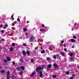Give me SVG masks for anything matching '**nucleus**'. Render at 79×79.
I'll list each match as a JSON object with an SVG mask.
<instances>
[{
    "label": "nucleus",
    "mask_w": 79,
    "mask_h": 79,
    "mask_svg": "<svg viewBox=\"0 0 79 79\" xmlns=\"http://www.w3.org/2000/svg\"><path fill=\"white\" fill-rule=\"evenodd\" d=\"M43 69H44V67H42V68H41V67H37L36 68V71H38V72H39V71H40L41 69H42V70H43Z\"/></svg>",
    "instance_id": "obj_1"
},
{
    "label": "nucleus",
    "mask_w": 79,
    "mask_h": 79,
    "mask_svg": "<svg viewBox=\"0 0 79 79\" xmlns=\"http://www.w3.org/2000/svg\"><path fill=\"white\" fill-rule=\"evenodd\" d=\"M52 67V65L51 64H49L48 65V67L46 68L47 71H49L50 68Z\"/></svg>",
    "instance_id": "obj_2"
},
{
    "label": "nucleus",
    "mask_w": 79,
    "mask_h": 79,
    "mask_svg": "<svg viewBox=\"0 0 79 79\" xmlns=\"http://www.w3.org/2000/svg\"><path fill=\"white\" fill-rule=\"evenodd\" d=\"M39 74H40V77H42L43 76V74H42V71H40L39 72Z\"/></svg>",
    "instance_id": "obj_3"
},
{
    "label": "nucleus",
    "mask_w": 79,
    "mask_h": 79,
    "mask_svg": "<svg viewBox=\"0 0 79 79\" xmlns=\"http://www.w3.org/2000/svg\"><path fill=\"white\" fill-rule=\"evenodd\" d=\"M35 38L34 36H31L30 37V40L31 42H33V40H34Z\"/></svg>",
    "instance_id": "obj_4"
},
{
    "label": "nucleus",
    "mask_w": 79,
    "mask_h": 79,
    "mask_svg": "<svg viewBox=\"0 0 79 79\" xmlns=\"http://www.w3.org/2000/svg\"><path fill=\"white\" fill-rule=\"evenodd\" d=\"M53 66L54 67H55V68H58V66L57 65V64L56 63H55L53 64Z\"/></svg>",
    "instance_id": "obj_5"
},
{
    "label": "nucleus",
    "mask_w": 79,
    "mask_h": 79,
    "mask_svg": "<svg viewBox=\"0 0 79 79\" xmlns=\"http://www.w3.org/2000/svg\"><path fill=\"white\" fill-rule=\"evenodd\" d=\"M4 27V26H3V28L4 29H6V27H8V25H7V24H6L5 25Z\"/></svg>",
    "instance_id": "obj_6"
},
{
    "label": "nucleus",
    "mask_w": 79,
    "mask_h": 79,
    "mask_svg": "<svg viewBox=\"0 0 79 79\" xmlns=\"http://www.w3.org/2000/svg\"><path fill=\"white\" fill-rule=\"evenodd\" d=\"M22 53L23 55H26V52L24 51H22Z\"/></svg>",
    "instance_id": "obj_7"
},
{
    "label": "nucleus",
    "mask_w": 79,
    "mask_h": 79,
    "mask_svg": "<svg viewBox=\"0 0 79 79\" xmlns=\"http://www.w3.org/2000/svg\"><path fill=\"white\" fill-rule=\"evenodd\" d=\"M60 54H61L62 56H65V54L63 53V52H60Z\"/></svg>",
    "instance_id": "obj_8"
},
{
    "label": "nucleus",
    "mask_w": 79,
    "mask_h": 79,
    "mask_svg": "<svg viewBox=\"0 0 79 79\" xmlns=\"http://www.w3.org/2000/svg\"><path fill=\"white\" fill-rule=\"evenodd\" d=\"M70 61H74V58H73V57H71L70 59Z\"/></svg>",
    "instance_id": "obj_9"
},
{
    "label": "nucleus",
    "mask_w": 79,
    "mask_h": 79,
    "mask_svg": "<svg viewBox=\"0 0 79 79\" xmlns=\"http://www.w3.org/2000/svg\"><path fill=\"white\" fill-rule=\"evenodd\" d=\"M20 68H21L22 71L24 70V67L23 66H21Z\"/></svg>",
    "instance_id": "obj_10"
},
{
    "label": "nucleus",
    "mask_w": 79,
    "mask_h": 79,
    "mask_svg": "<svg viewBox=\"0 0 79 79\" xmlns=\"http://www.w3.org/2000/svg\"><path fill=\"white\" fill-rule=\"evenodd\" d=\"M8 76H10V72L8 71L7 73V77H8Z\"/></svg>",
    "instance_id": "obj_11"
},
{
    "label": "nucleus",
    "mask_w": 79,
    "mask_h": 79,
    "mask_svg": "<svg viewBox=\"0 0 79 79\" xmlns=\"http://www.w3.org/2000/svg\"><path fill=\"white\" fill-rule=\"evenodd\" d=\"M71 42H75V40L74 39H72L71 40Z\"/></svg>",
    "instance_id": "obj_12"
},
{
    "label": "nucleus",
    "mask_w": 79,
    "mask_h": 79,
    "mask_svg": "<svg viewBox=\"0 0 79 79\" xmlns=\"http://www.w3.org/2000/svg\"><path fill=\"white\" fill-rule=\"evenodd\" d=\"M3 61L4 62V63H7L8 60L6 59H4L3 60Z\"/></svg>",
    "instance_id": "obj_13"
},
{
    "label": "nucleus",
    "mask_w": 79,
    "mask_h": 79,
    "mask_svg": "<svg viewBox=\"0 0 79 79\" xmlns=\"http://www.w3.org/2000/svg\"><path fill=\"white\" fill-rule=\"evenodd\" d=\"M45 53V52L44 50H42L41 52V53Z\"/></svg>",
    "instance_id": "obj_14"
},
{
    "label": "nucleus",
    "mask_w": 79,
    "mask_h": 79,
    "mask_svg": "<svg viewBox=\"0 0 79 79\" xmlns=\"http://www.w3.org/2000/svg\"><path fill=\"white\" fill-rule=\"evenodd\" d=\"M7 61H11V59L9 57H7Z\"/></svg>",
    "instance_id": "obj_15"
},
{
    "label": "nucleus",
    "mask_w": 79,
    "mask_h": 79,
    "mask_svg": "<svg viewBox=\"0 0 79 79\" xmlns=\"http://www.w3.org/2000/svg\"><path fill=\"white\" fill-rule=\"evenodd\" d=\"M52 77L53 78H56V75H54L52 76Z\"/></svg>",
    "instance_id": "obj_16"
},
{
    "label": "nucleus",
    "mask_w": 79,
    "mask_h": 79,
    "mask_svg": "<svg viewBox=\"0 0 79 79\" xmlns=\"http://www.w3.org/2000/svg\"><path fill=\"white\" fill-rule=\"evenodd\" d=\"M26 52H27V55L28 56H29V51H26Z\"/></svg>",
    "instance_id": "obj_17"
},
{
    "label": "nucleus",
    "mask_w": 79,
    "mask_h": 79,
    "mask_svg": "<svg viewBox=\"0 0 79 79\" xmlns=\"http://www.w3.org/2000/svg\"><path fill=\"white\" fill-rule=\"evenodd\" d=\"M35 74V73H33L31 74V76L32 77H33V76H34V75Z\"/></svg>",
    "instance_id": "obj_18"
},
{
    "label": "nucleus",
    "mask_w": 79,
    "mask_h": 79,
    "mask_svg": "<svg viewBox=\"0 0 79 79\" xmlns=\"http://www.w3.org/2000/svg\"><path fill=\"white\" fill-rule=\"evenodd\" d=\"M5 70H2L1 71V73H5Z\"/></svg>",
    "instance_id": "obj_19"
},
{
    "label": "nucleus",
    "mask_w": 79,
    "mask_h": 79,
    "mask_svg": "<svg viewBox=\"0 0 79 79\" xmlns=\"http://www.w3.org/2000/svg\"><path fill=\"white\" fill-rule=\"evenodd\" d=\"M53 57L54 58V59H56V56L55 55H54L53 56Z\"/></svg>",
    "instance_id": "obj_20"
},
{
    "label": "nucleus",
    "mask_w": 79,
    "mask_h": 79,
    "mask_svg": "<svg viewBox=\"0 0 79 79\" xmlns=\"http://www.w3.org/2000/svg\"><path fill=\"white\" fill-rule=\"evenodd\" d=\"M23 59H20V62H21V63H23Z\"/></svg>",
    "instance_id": "obj_21"
},
{
    "label": "nucleus",
    "mask_w": 79,
    "mask_h": 79,
    "mask_svg": "<svg viewBox=\"0 0 79 79\" xmlns=\"http://www.w3.org/2000/svg\"><path fill=\"white\" fill-rule=\"evenodd\" d=\"M16 69L18 70V71H19V70H20V68L19 67H17Z\"/></svg>",
    "instance_id": "obj_22"
},
{
    "label": "nucleus",
    "mask_w": 79,
    "mask_h": 79,
    "mask_svg": "<svg viewBox=\"0 0 79 79\" xmlns=\"http://www.w3.org/2000/svg\"><path fill=\"white\" fill-rule=\"evenodd\" d=\"M40 31H43V32H45V30L43 29H40Z\"/></svg>",
    "instance_id": "obj_23"
},
{
    "label": "nucleus",
    "mask_w": 79,
    "mask_h": 79,
    "mask_svg": "<svg viewBox=\"0 0 79 79\" xmlns=\"http://www.w3.org/2000/svg\"><path fill=\"white\" fill-rule=\"evenodd\" d=\"M12 46L13 47H14V46H15V43H13L12 44Z\"/></svg>",
    "instance_id": "obj_24"
},
{
    "label": "nucleus",
    "mask_w": 79,
    "mask_h": 79,
    "mask_svg": "<svg viewBox=\"0 0 79 79\" xmlns=\"http://www.w3.org/2000/svg\"><path fill=\"white\" fill-rule=\"evenodd\" d=\"M27 31V29L26 28H24L23 29V31H24L25 32H26V31Z\"/></svg>",
    "instance_id": "obj_25"
},
{
    "label": "nucleus",
    "mask_w": 79,
    "mask_h": 79,
    "mask_svg": "<svg viewBox=\"0 0 79 79\" xmlns=\"http://www.w3.org/2000/svg\"><path fill=\"white\" fill-rule=\"evenodd\" d=\"M47 60H50V58L49 57H47Z\"/></svg>",
    "instance_id": "obj_26"
},
{
    "label": "nucleus",
    "mask_w": 79,
    "mask_h": 79,
    "mask_svg": "<svg viewBox=\"0 0 79 79\" xmlns=\"http://www.w3.org/2000/svg\"><path fill=\"white\" fill-rule=\"evenodd\" d=\"M69 72H66V74H67V75H68V74H69Z\"/></svg>",
    "instance_id": "obj_27"
},
{
    "label": "nucleus",
    "mask_w": 79,
    "mask_h": 79,
    "mask_svg": "<svg viewBox=\"0 0 79 79\" xmlns=\"http://www.w3.org/2000/svg\"><path fill=\"white\" fill-rule=\"evenodd\" d=\"M10 51L11 52H12V50H13V48H10Z\"/></svg>",
    "instance_id": "obj_28"
},
{
    "label": "nucleus",
    "mask_w": 79,
    "mask_h": 79,
    "mask_svg": "<svg viewBox=\"0 0 79 79\" xmlns=\"http://www.w3.org/2000/svg\"><path fill=\"white\" fill-rule=\"evenodd\" d=\"M64 50L65 52H66V51H67V49L66 48H64Z\"/></svg>",
    "instance_id": "obj_29"
},
{
    "label": "nucleus",
    "mask_w": 79,
    "mask_h": 79,
    "mask_svg": "<svg viewBox=\"0 0 79 79\" xmlns=\"http://www.w3.org/2000/svg\"><path fill=\"white\" fill-rule=\"evenodd\" d=\"M70 55L71 56H73V54L72 53H70Z\"/></svg>",
    "instance_id": "obj_30"
},
{
    "label": "nucleus",
    "mask_w": 79,
    "mask_h": 79,
    "mask_svg": "<svg viewBox=\"0 0 79 79\" xmlns=\"http://www.w3.org/2000/svg\"><path fill=\"white\" fill-rule=\"evenodd\" d=\"M25 35H26L27 36V35H28L29 34L27 33H25Z\"/></svg>",
    "instance_id": "obj_31"
},
{
    "label": "nucleus",
    "mask_w": 79,
    "mask_h": 79,
    "mask_svg": "<svg viewBox=\"0 0 79 79\" xmlns=\"http://www.w3.org/2000/svg\"><path fill=\"white\" fill-rule=\"evenodd\" d=\"M64 42V40H62L61 41V43L62 44H63Z\"/></svg>",
    "instance_id": "obj_32"
},
{
    "label": "nucleus",
    "mask_w": 79,
    "mask_h": 79,
    "mask_svg": "<svg viewBox=\"0 0 79 79\" xmlns=\"http://www.w3.org/2000/svg\"><path fill=\"white\" fill-rule=\"evenodd\" d=\"M23 46H24V47H26V44L25 43H24L23 44Z\"/></svg>",
    "instance_id": "obj_33"
},
{
    "label": "nucleus",
    "mask_w": 79,
    "mask_h": 79,
    "mask_svg": "<svg viewBox=\"0 0 79 79\" xmlns=\"http://www.w3.org/2000/svg\"><path fill=\"white\" fill-rule=\"evenodd\" d=\"M17 21H18L19 22H20V20H19V19L18 18L17 19Z\"/></svg>",
    "instance_id": "obj_34"
},
{
    "label": "nucleus",
    "mask_w": 79,
    "mask_h": 79,
    "mask_svg": "<svg viewBox=\"0 0 79 79\" xmlns=\"http://www.w3.org/2000/svg\"><path fill=\"white\" fill-rule=\"evenodd\" d=\"M19 75H22L23 74V72H21L19 73Z\"/></svg>",
    "instance_id": "obj_35"
},
{
    "label": "nucleus",
    "mask_w": 79,
    "mask_h": 79,
    "mask_svg": "<svg viewBox=\"0 0 79 79\" xmlns=\"http://www.w3.org/2000/svg\"><path fill=\"white\" fill-rule=\"evenodd\" d=\"M2 33H4V30H2L1 31Z\"/></svg>",
    "instance_id": "obj_36"
},
{
    "label": "nucleus",
    "mask_w": 79,
    "mask_h": 79,
    "mask_svg": "<svg viewBox=\"0 0 79 79\" xmlns=\"http://www.w3.org/2000/svg\"><path fill=\"white\" fill-rule=\"evenodd\" d=\"M56 56L57 58H59V55H56Z\"/></svg>",
    "instance_id": "obj_37"
},
{
    "label": "nucleus",
    "mask_w": 79,
    "mask_h": 79,
    "mask_svg": "<svg viewBox=\"0 0 79 79\" xmlns=\"http://www.w3.org/2000/svg\"><path fill=\"white\" fill-rule=\"evenodd\" d=\"M73 39H76V36H73Z\"/></svg>",
    "instance_id": "obj_38"
},
{
    "label": "nucleus",
    "mask_w": 79,
    "mask_h": 79,
    "mask_svg": "<svg viewBox=\"0 0 79 79\" xmlns=\"http://www.w3.org/2000/svg\"><path fill=\"white\" fill-rule=\"evenodd\" d=\"M31 63H33V62H34V60L33 59H32L31 60Z\"/></svg>",
    "instance_id": "obj_39"
},
{
    "label": "nucleus",
    "mask_w": 79,
    "mask_h": 79,
    "mask_svg": "<svg viewBox=\"0 0 79 79\" xmlns=\"http://www.w3.org/2000/svg\"><path fill=\"white\" fill-rule=\"evenodd\" d=\"M0 26L1 27H3V25L1 24L0 25Z\"/></svg>",
    "instance_id": "obj_40"
},
{
    "label": "nucleus",
    "mask_w": 79,
    "mask_h": 79,
    "mask_svg": "<svg viewBox=\"0 0 79 79\" xmlns=\"http://www.w3.org/2000/svg\"><path fill=\"white\" fill-rule=\"evenodd\" d=\"M42 27H45V26L44 25V24H43L42 25Z\"/></svg>",
    "instance_id": "obj_41"
},
{
    "label": "nucleus",
    "mask_w": 79,
    "mask_h": 79,
    "mask_svg": "<svg viewBox=\"0 0 79 79\" xmlns=\"http://www.w3.org/2000/svg\"><path fill=\"white\" fill-rule=\"evenodd\" d=\"M63 46L64 47H66V44H63Z\"/></svg>",
    "instance_id": "obj_42"
},
{
    "label": "nucleus",
    "mask_w": 79,
    "mask_h": 79,
    "mask_svg": "<svg viewBox=\"0 0 79 79\" xmlns=\"http://www.w3.org/2000/svg\"><path fill=\"white\" fill-rule=\"evenodd\" d=\"M9 76H8V77H7L6 78V79H10V77H9Z\"/></svg>",
    "instance_id": "obj_43"
},
{
    "label": "nucleus",
    "mask_w": 79,
    "mask_h": 79,
    "mask_svg": "<svg viewBox=\"0 0 79 79\" xmlns=\"http://www.w3.org/2000/svg\"><path fill=\"white\" fill-rule=\"evenodd\" d=\"M12 64L13 65H15V62H12Z\"/></svg>",
    "instance_id": "obj_44"
},
{
    "label": "nucleus",
    "mask_w": 79,
    "mask_h": 79,
    "mask_svg": "<svg viewBox=\"0 0 79 79\" xmlns=\"http://www.w3.org/2000/svg\"><path fill=\"white\" fill-rule=\"evenodd\" d=\"M12 26H15V24H14V23H13L12 24Z\"/></svg>",
    "instance_id": "obj_45"
},
{
    "label": "nucleus",
    "mask_w": 79,
    "mask_h": 79,
    "mask_svg": "<svg viewBox=\"0 0 79 79\" xmlns=\"http://www.w3.org/2000/svg\"><path fill=\"white\" fill-rule=\"evenodd\" d=\"M72 48H74V46H72Z\"/></svg>",
    "instance_id": "obj_46"
},
{
    "label": "nucleus",
    "mask_w": 79,
    "mask_h": 79,
    "mask_svg": "<svg viewBox=\"0 0 79 79\" xmlns=\"http://www.w3.org/2000/svg\"><path fill=\"white\" fill-rule=\"evenodd\" d=\"M2 41H3V42H4V40H5V39H2Z\"/></svg>",
    "instance_id": "obj_47"
},
{
    "label": "nucleus",
    "mask_w": 79,
    "mask_h": 79,
    "mask_svg": "<svg viewBox=\"0 0 79 79\" xmlns=\"http://www.w3.org/2000/svg\"><path fill=\"white\" fill-rule=\"evenodd\" d=\"M24 20H25L26 19V17H24Z\"/></svg>",
    "instance_id": "obj_48"
},
{
    "label": "nucleus",
    "mask_w": 79,
    "mask_h": 79,
    "mask_svg": "<svg viewBox=\"0 0 79 79\" xmlns=\"http://www.w3.org/2000/svg\"><path fill=\"white\" fill-rule=\"evenodd\" d=\"M70 79H73V77H71V78H70Z\"/></svg>",
    "instance_id": "obj_49"
},
{
    "label": "nucleus",
    "mask_w": 79,
    "mask_h": 79,
    "mask_svg": "<svg viewBox=\"0 0 79 79\" xmlns=\"http://www.w3.org/2000/svg\"><path fill=\"white\" fill-rule=\"evenodd\" d=\"M13 15H12V16H11V18H13Z\"/></svg>",
    "instance_id": "obj_50"
},
{
    "label": "nucleus",
    "mask_w": 79,
    "mask_h": 79,
    "mask_svg": "<svg viewBox=\"0 0 79 79\" xmlns=\"http://www.w3.org/2000/svg\"><path fill=\"white\" fill-rule=\"evenodd\" d=\"M12 77H13V78H14V77H15V76H13Z\"/></svg>",
    "instance_id": "obj_51"
},
{
    "label": "nucleus",
    "mask_w": 79,
    "mask_h": 79,
    "mask_svg": "<svg viewBox=\"0 0 79 79\" xmlns=\"http://www.w3.org/2000/svg\"><path fill=\"white\" fill-rule=\"evenodd\" d=\"M41 49L42 50H43V48L41 47Z\"/></svg>",
    "instance_id": "obj_52"
},
{
    "label": "nucleus",
    "mask_w": 79,
    "mask_h": 79,
    "mask_svg": "<svg viewBox=\"0 0 79 79\" xmlns=\"http://www.w3.org/2000/svg\"><path fill=\"white\" fill-rule=\"evenodd\" d=\"M12 20H13L14 19V18H12Z\"/></svg>",
    "instance_id": "obj_53"
},
{
    "label": "nucleus",
    "mask_w": 79,
    "mask_h": 79,
    "mask_svg": "<svg viewBox=\"0 0 79 79\" xmlns=\"http://www.w3.org/2000/svg\"><path fill=\"white\" fill-rule=\"evenodd\" d=\"M75 76V75L74 74H73L72 75V76Z\"/></svg>",
    "instance_id": "obj_54"
},
{
    "label": "nucleus",
    "mask_w": 79,
    "mask_h": 79,
    "mask_svg": "<svg viewBox=\"0 0 79 79\" xmlns=\"http://www.w3.org/2000/svg\"><path fill=\"white\" fill-rule=\"evenodd\" d=\"M2 68V67L1 66H0V69H1Z\"/></svg>",
    "instance_id": "obj_55"
},
{
    "label": "nucleus",
    "mask_w": 79,
    "mask_h": 79,
    "mask_svg": "<svg viewBox=\"0 0 79 79\" xmlns=\"http://www.w3.org/2000/svg\"><path fill=\"white\" fill-rule=\"evenodd\" d=\"M72 31H73L74 30V29H73V28H72Z\"/></svg>",
    "instance_id": "obj_56"
},
{
    "label": "nucleus",
    "mask_w": 79,
    "mask_h": 79,
    "mask_svg": "<svg viewBox=\"0 0 79 79\" xmlns=\"http://www.w3.org/2000/svg\"><path fill=\"white\" fill-rule=\"evenodd\" d=\"M77 68H78V69H79V66H77Z\"/></svg>",
    "instance_id": "obj_57"
},
{
    "label": "nucleus",
    "mask_w": 79,
    "mask_h": 79,
    "mask_svg": "<svg viewBox=\"0 0 79 79\" xmlns=\"http://www.w3.org/2000/svg\"><path fill=\"white\" fill-rule=\"evenodd\" d=\"M26 38H27V37H26Z\"/></svg>",
    "instance_id": "obj_58"
},
{
    "label": "nucleus",
    "mask_w": 79,
    "mask_h": 79,
    "mask_svg": "<svg viewBox=\"0 0 79 79\" xmlns=\"http://www.w3.org/2000/svg\"><path fill=\"white\" fill-rule=\"evenodd\" d=\"M34 29H35V28L34 27Z\"/></svg>",
    "instance_id": "obj_59"
},
{
    "label": "nucleus",
    "mask_w": 79,
    "mask_h": 79,
    "mask_svg": "<svg viewBox=\"0 0 79 79\" xmlns=\"http://www.w3.org/2000/svg\"><path fill=\"white\" fill-rule=\"evenodd\" d=\"M78 41H79V39L78 40Z\"/></svg>",
    "instance_id": "obj_60"
},
{
    "label": "nucleus",
    "mask_w": 79,
    "mask_h": 79,
    "mask_svg": "<svg viewBox=\"0 0 79 79\" xmlns=\"http://www.w3.org/2000/svg\"><path fill=\"white\" fill-rule=\"evenodd\" d=\"M1 56H0V57H1Z\"/></svg>",
    "instance_id": "obj_61"
}]
</instances>
